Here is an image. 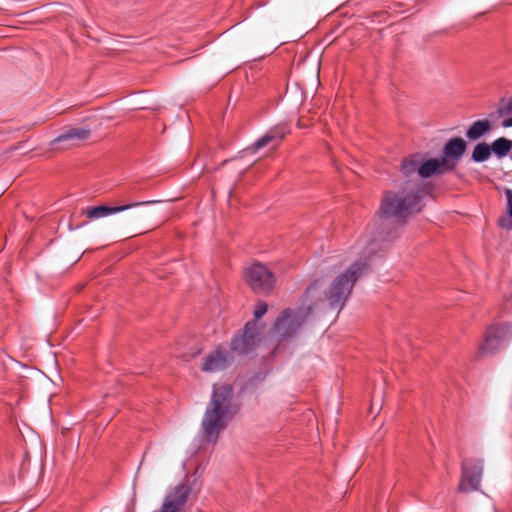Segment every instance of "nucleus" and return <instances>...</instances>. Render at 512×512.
I'll return each instance as SVG.
<instances>
[{
	"label": "nucleus",
	"mask_w": 512,
	"mask_h": 512,
	"mask_svg": "<svg viewBox=\"0 0 512 512\" xmlns=\"http://www.w3.org/2000/svg\"><path fill=\"white\" fill-rule=\"evenodd\" d=\"M502 115L512 113V97L509 99L505 107L500 110Z\"/></svg>",
	"instance_id": "obj_23"
},
{
	"label": "nucleus",
	"mask_w": 512,
	"mask_h": 512,
	"mask_svg": "<svg viewBox=\"0 0 512 512\" xmlns=\"http://www.w3.org/2000/svg\"><path fill=\"white\" fill-rule=\"evenodd\" d=\"M190 493L191 486L187 482L178 484L166 496L160 512H182Z\"/></svg>",
	"instance_id": "obj_9"
},
{
	"label": "nucleus",
	"mask_w": 512,
	"mask_h": 512,
	"mask_svg": "<svg viewBox=\"0 0 512 512\" xmlns=\"http://www.w3.org/2000/svg\"><path fill=\"white\" fill-rule=\"evenodd\" d=\"M423 160L422 154H413L402 161L401 164V172L404 176H412L414 174L419 175V169L421 166V161Z\"/></svg>",
	"instance_id": "obj_16"
},
{
	"label": "nucleus",
	"mask_w": 512,
	"mask_h": 512,
	"mask_svg": "<svg viewBox=\"0 0 512 512\" xmlns=\"http://www.w3.org/2000/svg\"><path fill=\"white\" fill-rule=\"evenodd\" d=\"M506 197H507V211L509 214V217H503L499 219V225L507 230H512V190L507 189L506 190Z\"/></svg>",
	"instance_id": "obj_20"
},
{
	"label": "nucleus",
	"mask_w": 512,
	"mask_h": 512,
	"mask_svg": "<svg viewBox=\"0 0 512 512\" xmlns=\"http://www.w3.org/2000/svg\"><path fill=\"white\" fill-rule=\"evenodd\" d=\"M490 155V146L487 143L482 142L474 147V150L472 152V159L475 162H484L490 157Z\"/></svg>",
	"instance_id": "obj_19"
},
{
	"label": "nucleus",
	"mask_w": 512,
	"mask_h": 512,
	"mask_svg": "<svg viewBox=\"0 0 512 512\" xmlns=\"http://www.w3.org/2000/svg\"><path fill=\"white\" fill-rule=\"evenodd\" d=\"M512 338V323H503L490 326L485 334V339L479 347L482 356L493 354Z\"/></svg>",
	"instance_id": "obj_6"
},
{
	"label": "nucleus",
	"mask_w": 512,
	"mask_h": 512,
	"mask_svg": "<svg viewBox=\"0 0 512 512\" xmlns=\"http://www.w3.org/2000/svg\"><path fill=\"white\" fill-rule=\"evenodd\" d=\"M91 135V131L86 128L70 127L61 133L57 138L52 141L53 145L63 142H70L76 145L82 141L87 140Z\"/></svg>",
	"instance_id": "obj_13"
},
{
	"label": "nucleus",
	"mask_w": 512,
	"mask_h": 512,
	"mask_svg": "<svg viewBox=\"0 0 512 512\" xmlns=\"http://www.w3.org/2000/svg\"><path fill=\"white\" fill-rule=\"evenodd\" d=\"M483 473L482 460H468L462 462V475L458 485V492L467 493L479 489Z\"/></svg>",
	"instance_id": "obj_7"
},
{
	"label": "nucleus",
	"mask_w": 512,
	"mask_h": 512,
	"mask_svg": "<svg viewBox=\"0 0 512 512\" xmlns=\"http://www.w3.org/2000/svg\"><path fill=\"white\" fill-rule=\"evenodd\" d=\"M491 129L488 120L475 121L467 130L466 136L470 140H477Z\"/></svg>",
	"instance_id": "obj_17"
},
{
	"label": "nucleus",
	"mask_w": 512,
	"mask_h": 512,
	"mask_svg": "<svg viewBox=\"0 0 512 512\" xmlns=\"http://www.w3.org/2000/svg\"><path fill=\"white\" fill-rule=\"evenodd\" d=\"M466 148L467 144L462 138H451L444 145L442 158L451 159L457 164Z\"/></svg>",
	"instance_id": "obj_14"
},
{
	"label": "nucleus",
	"mask_w": 512,
	"mask_h": 512,
	"mask_svg": "<svg viewBox=\"0 0 512 512\" xmlns=\"http://www.w3.org/2000/svg\"><path fill=\"white\" fill-rule=\"evenodd\" d=\"M423 188L419 180H409L398 191H387L382 198L379 214L386 219H405L416 212L421 211V199Z\"/></svg>",
	"instance_id": "obj_1"
},
{
	"label": "nucleus",
	"mask_w": 512,
	"mask_h": 512,
	"mask_svg": "<svg viewBox=\"0 0 512 512\" xmlns=\"http://www.w3.org/2000/svg\"><path fill=\"white\" fill-rule=\"evenodd\" d=\"M490 148L498 157H503L507 155L511 150L512 142L506 138L501 137L496 139Z\"/></svg>",
	"instance_id": "obj_18"
},
{
	"label": "nucleus",
	"mask_w": 512,
	"mask_h": 512,
	"mask_svg": "<svg viewBox=\"0 0 512 512\" xmlns=\"http://www.w3.org/2000/svg\"><path fill=\"white\" fill-rule=\"evenodd\" d=\"M456 163L447 158H434L428 160H422L419 169V176L422 178H428L436 174H444L454 170Z\"/></svg>",
	"instance_id": "obj_10"
},
{
	"label": "nucleus",
	"mask_w": 512,
	"mask_h": 512,
	"mask_svg": "<svg viewBox=\"0 0 512 512\" xmlns=\"http://www.w3.org/2000/svg\"><path fill=\"white\" fill-rule=\"evenodd\" d=\"M152 203H155V201L135 202V203L126 204V205H122V206H115V207H109V206H104V205L96 206V207H89L86 210V216H87V218L93 220V219L106 217V216H109L114 213H119V212L128 210L133 207H138L141 205H149Z\"/></svg>",
	"instance_id": "obj_12"
},
{
	"label": "nucleus",
	"mask_w": 512,
	"mask_h": 512,
	"mask_svg": "<svg viewBox=\"0 0 512 512\" xmlns=\"http://www.w3.org/2000/svg\"><path fill=\"white\" fill-rule=\"evenodd\" d=\"M267 312V304L264 301H259L254 310V316L256 319L261 318Z\"/></svg>",
	"instance_id": "obj_21"
},
{
	"label": "nucleus",
	"mask_w": 512,
	"mask_h": 512,
	"mask_svg": "<svg viewBox=\"0 0 512 512\" xmlns=\"http://www.w3.org/2000/svg\"><path fill=\"white\" fill-rule=\"evenodd\" d=\"M502 126L505 127V128H508V127H512V116L509 117V118H506L503 122H502Z\"/></svg>",
	"instance_id": "obj_24"
},
{
	"label": "nucleus",
	"mask_w": 512,
	"mask_h": 512,
	"mask_svg": "<svg viewBox=\"0 0 512 512\" xmlns=\"http://www.w3.org/2000/svg\"><path fill=\"white\" fill-rule=\"evenodd\" d=\"M229 353L222 348H217L207 355L202 364V371L217 372L225 369L230 363Z\"/></svg>",
	"instance_id": "obj_11"
},
{
	"label": "nucleus",
	"mask_w": 512,
	"mask_h": 512,
	"mask_svg": "<svg viewBox=\"0 0 512 512\" xmlns=\"http://www.w3.org/2000/svg\"><path fill=\"white\" fill-rule=\"evenodd\" d=\"M287 134V131L284 128L276 127L270 131H268L263 137H261L259 140H257L248 150L255 153L259 149L267 146L268 144L272 143L273 141H281L284 139L285 135Z\"/></svg>",
	"instance_id": "obj_15"
},
{
	"label": "nucleus",
	"mask_w": 512,
	"mask_h": 512,
	"mask_svg": "<svg viewBox=\"0 0 512 512\" xmlns=\"http://www.w3.org/2000/svg\"><path fill=\"white\" fill-rule=\"evenodd\" d=\"M231 393L230 385L214 386L211 401L202 420V428L208 442L215 443L232 418Z\"/></svg>",
	"instance_id": "obj_2"
},
{
	"label": "nucleus",
	"mask_w": 512,
	"mask_h": 512,
	"mask_svg": "<svg viewBox=\"0 0 512 512\" xmlns=\"http://www.w3.org/2000/svg\"><path fill=\"white\" fill-rule=\"evenodd\" d=\"M259 341V329L256 322L245 325L241 335H236L231 342V349L239 354H246L252 350Z\"/></svg>",
	"instance_id": "obj_8"
},
{
	"label": "nucleus",
	"mask_w": 512,
	"mask_h": 512,
	"mask_svg": "<svg viewBox=\"0 0 512 512\" xmlns=\"http://www.w3.org/2000/svg\"><path fill=\"white\" fill-rule=\"evenodd\" d=\"M319 290H320V286L318 285L317 282H314L307 288L306 297L314 298L318 294Z\"/></svg>",
	"instance_id": "obj_22"
},
{
	"label": "nucleus",
	"mask_w": 512,
	"mask_h": 512,
	"mask_svg": "<svg viewBox=\"0 0 512 512\" xmlns=\"http://www.w3.org/2000/svg\"><path fill=\"white\" fill-rule=\"evenodd\" d=\"M198 354H199V351H197V352L193 353V354L191 355V357H195V356H196V355H198Z\"/></svg>",
	"instance_id": "obj_25"
},
{
	"label": "nucleus",
	"mask_w": 512,
	"mask_h": 512,
	"mask_svg": "<svg viewBox=\"0 0 512 512\" xmlns=\"http://www.w3.org/2000/svg\"><path fill=\"white\" fill-rule=\"evenodd\" d=\"M366 261H358L352 264L346 271L340 273L331 283L326 293L329 306L334 309H342L349 298L357 279L367 273Z\"/></svg>",
	"instance_id": "obj_3"
},
{
	"label": "nucleus",
	"mask_w": 512,
	"mask_h": 512,
	"mask_svg": "<svg viewBox=\"0 0 512 512\" xmlns=\"http://www.w3.org/2000/svg\"><path fill=\"white\" fill-rule=\"evenodd\" d=\"M246 283L258 294H268L275 285L273 273L263 264L254 263L244 272Z\"/></svg>",
	"instance_id": "obj_5"
},
{
	"label": "nucleus",
	"mask_w": 512,
	"mask_h": 512,
	"mask_svg": "<svg viewBox=\"0 0 512 512\" xmlns=\"http://www.w3.org/2000/svg\"><path fill=\"white\" fill-rule=\"evenodd\" d=\"M311 309L312 307L309 305L306 309L285 310L276 320L274 325L275 334L280 339H288L294 336L305 322Z\"/></svg>",
	"instance_id": "obj_4"
}]
</instances>
